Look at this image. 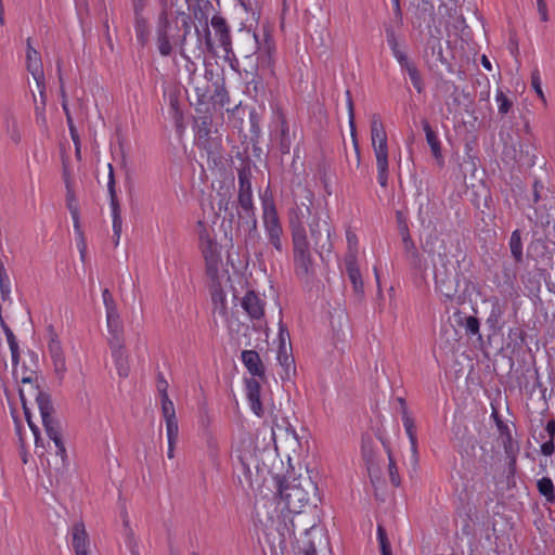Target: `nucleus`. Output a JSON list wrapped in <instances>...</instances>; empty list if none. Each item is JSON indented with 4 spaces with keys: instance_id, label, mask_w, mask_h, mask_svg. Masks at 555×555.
I'll use <instances>...</instances> for the list:
<instances>
[{
    "instance_id": "obj_32",
    "label": "nucleus",
    "mask_w": 555,
    "mask_h": 555,
    "mask_svg": "<svg viewBox=\"0 0 555 555\" xmlns=\"http://www.w3.org/2000/svg\"><path fill=\"white\" fill-rule=\"evenodd\" d=\"M134 31L137 41L144 48L150 41V27L143 14H134Z\"/></svg>"
},
{
    "instance_id": "obj_57",
    "label": "nucleus",
    "mask_w": 555,
    "mask_h": 555,
    "mask_svg": "<svg viewBox=\"0 0 555 555\" xmlns=\"http://www.w3.org/2000/svg\"><path fill=\"white\" fill-rule=\"evenodd\" d=\"M166 431L168 441H178L179 426L177 420H170L166 422Z\"/></svg>"
},
{
    "instance_id": "obj_15",
    "label": "nucleus",
    "mask_w": 555,
    "mask_h": 555,
    "mask_svg": "<svg viewBox=\"0 0 555 555\" xmlns=\"http://www.w3.org/2000/svg\"><path fill=\"white\" fill-rule=\"evenodd\" d=\"M242 308L253 320H260L264 315L266 302L255 291H247L241 301Z\"/></svg>"
},
{
    "instance_id": "obj_3",
    "label": "nucleus",
    "mask_w": 555,
    "mask_h": 555,
    "mask_svg": "<svg viewBox=\"0 0 555 555\" xmlns=\"http://www.w3.org/2000/svg\"><path fill=\"white\" fill-rule=\"evenodd\" d=\"M294 271L298 279L309 283L314 276V264L307 241L306 229L298 219L291 218Z\"/></svg>"
},
{
    "instance_id": "obj_45",
    "label": "nucleus",
    "mask_w": 555,
    "mask_h": 555,
    "mask_svg": "<svg viewBox=\"0 0 555 555\" xmlns=\"http://www.w3.org/2000/svg\"><path fill=\"white\" fill-rule=\"evenodd\" d=\"M10 293H11L10 278H9L3 264L0 263V294H1L2 300L8 299L10 296Z\"/></svg>"
},
{
    "instance_id": "obj_17",
    "label": "nucleus",
    "mask_w": 555,
    "mask_h": 555,
    "mask_svg": "<svg viewBox=\"0 0 555 555\" xmlns=\"http://www.w3.org/2000/svg\"><path fill=\"white\" fill-rule=\"evenodd\" d=\"M211 27L215 30V35L218 38L220 46L223 50L229 53L232 50V40L230 35L229 25L221 15H214L210 21Z\"/></svg>"
},
{
    "instance_id": "obj_21",
    "label": "nucleus",
    "mask_w": 555,
    "mask_h": 555,
    "mask_svg": "<svg viewBox=\"0 0 555 555\" xmlns=\"http://www.w3.org/2000/svg\"><path fill=\"white\" fill-rule=\"evenodd\" d=\"M241 359L247 371L260 379H264V365L260 359V356L255 350L242 351Z\"/></svg>"
},
{
    "instance_id": "obj_61",
    "label": "nucleus",
    "mask_w": 555,
    "mask_h": 555,
    "mask_svg": "<svg viewBox=\"0 0 555 555\" xmlns=\"http://www.w3.org/2000/svg\"><path fill=\"white\" fill-rule=\"evenodd\" d=\"M503 154L505 157H508L518 164L521 159L520 149L517 150L514 145H511V146L505 145L504 150H503Z\"/></svg>"
},
{
    "instance_id": "obj_16",
    "label": "nucleus",
    "mask_w": 555,
    "mask_h": 555,
    "mask_svg": "<svg viewBox=\"0 0 555 555\" xmlns=\"http://www.w3.org/2000/svg\"><path fill=\"white\" fill-rule=\"evenodd\" d=\"M260 49V41L255 33L250 30H243L241 33L237 41V50L242 56L249 59L257 54V51Z\"/></svg>"
},
{
    "instance_id": "obj_5",
    "label": "nucleus",
    "mask_w": 555,
    "mask_h": 555,
    "mask_svg": "<svg viewBox=\"0 0 555 555\" xmlns=\"http://www.w3.org/2000/svg\"><path fill=\"white\" fill-rule=\"evenodd\" d=\"M28 356L30 359L28 364L24 362L21 367H18V363L13 364V376L16 382L31 386V395L39 410L41 399H47L49 405H53L50 395L40 390L38 385V356L34 351H29Z\"/></svg>"
},
{
    "instance_id": "obj_51",
    "label": "nucleus",
    "mask_w": 555,
    "mask_h": 555,
    "mask_svg": "<svg viewBox=\"0 0 555 555\" xmlns=\"http://www.w3.org/2000/svg\"><path fill=\"white\" fill-rule=\"evenodd\" d=\"M162 413L165 421L177 420L173 402L169 397L162 398Z\"/></svg>"
},
{
    "instance_id": "obj_46",
    "label": "nucleus",
    "mask_w": 555,
    "mask_h": 555,
    "mask_svg": "<svg viewBox=\"0 0 555 555\" xmlns=\"http://www.w3.org/2000/svg\"><path fill=\"white\" fill-rule=\"evenodd\" d=\"M63 111H64V114L66 116V122H67V126H68V130H69V133H70L72 140L74 141V143L76 145L77 153H79V147H78V145H79V135H78V131L76 129V126L74 125V120H73V117H72V114H70L68 105L64 104Z\"/></svg>"
},
{
    "instance_id": "obj_59",
    "label": "nucleus",
    "mask_w": 555,
    "mask_h": 555,
    "mask_svg": "<svg viewBox=\"0 0 555 555\" xmlns=\"http://www.w3.org/2000/svg\"><path fill=\"white\" fill-rule=\"evenodd\" d=\"M520 147V156L521 159L519 162L520 165H525L528 167H532L535 165V155L531 153L528 149L524 151V145L519 144Z\"/></svg>"
},
{
    "instance_id": "obj_60",
    "label": "nucleus",
    "mask_w": 555,
    "mask_h": 555,
    "mask_svg": "<svg viewBox=\"0 0 555 555\" xmlns=\"http://www.w3.org/2000/svg\"><path fill=\"white\" fill-rule=\"evenodd\" d=\"M479 320L475 317H468L465 320V330L467 334L476 335L479 333Z\"/></svg>"
},
{
    "instance_id": "obj_2",
    "label": "nucleus",
    "mask_w": 555,
    "mask_h": 555,
    "mask_svg": "<svg viewBox=\"0 0 555 555\" xmlns=\"http://www.w3.org/2000/svg\"><path fill=\"white\" fill-rule=\"evenodd\" d=\"M422 248L431 257L436 289L447 300L457 299V302H461L459 273L448 257L444 242L437 234H429Z\"/></svg>"
},
{
    "instance_id": "obj_58",
    "label": "nucleus",
    "mask_w": 555,
    "mask_h": 555,
    "mask_svg": "<svg viewBox=\"0 0 555 555\" xmlns=\"http://www.w3.org/2000/svg\"><path fill=\"white\" fill-rule=\"evenodd\" d=\"M391 3H392V14L389 16V18L386 22H395L396 24L403 23V15H402V10H401V5H400V0H391Z\"/></svg>"
},
{
    "instance_id": "obj_55",
    "label": "nucleus",
    "mask_w": 555,
    "mask_h": 555,
    "mask_svg": "<svg viewBox=\"0 0 555 555\" xmlns=\"http://www.w3.org/2000/svg\"><path fill=\"white\" fill-rule=\"evenodd\" d=\"M197 137L198 139L207 138L210 133V120L207 116L201 117L197 121Z\"/></svg>"
},
{
    "instance_id": "obj_27",
    "label": "nucleus",
    "mask_w": 555,
    "mask_h": 555,
    "mask_svg": "<svg viewBox=\"0 0 555 555\" xmlns=\"http://www.w3.org/2000/svg\"><path fill=\"white\" fill-rule=\"evenodd\" d=\"M26 66H27V70L31 74L35 81L40 83V81L44 77V72H43L40 53L36 49H27Z\"/></svg>"
},
{
    "instance_id": "obj_9",
    "label": "nucleus",
    "mask_w": 555,
    "mask_h": 555,
    "mask_svg": "<svg viewBox=\"0 0 555 555\" xmlns=\"http://www.w3.org/2000/svg\"><path fill=\"white\" fill-rule=\"evenodd\" d=\"M237 204L238 225L243 227L247 231L246 243L250 241H258L260 238V234L257 229V218L255 214L254 202L249 201V204L237 202Z\"/></svg>"
},
{
    "instance_id": "obj_31",
    "label": "nucleus",
    "mask_w": 555,
    "mask_h": 555,
    "mask_svg": "<svg viewBox=\"0 0 555 555\" xmlns=\"http://www.w3.org/2000/svg\"><path fill=\"white\" fill-rule=\"evenodd\" d=\"M376 157L377 179L382 188H386L388 183V150L383 151L380 147L374 152Z\"/></svg>"
},
{
    "instance_id": "obj_30",
    "label": "nucleus",
    "mask_w": 555,
    "mask_h": 555,
    "mask_svg": "<svg viewBox=\"0 0 555 555\" xmlns=\"http://www.w3.org/2000/svg\"><path fill=\"white\" fill-rule=\"evenodd\" d=\"M346 271L350 282L352 283L353 289L357 294L363 293V281L360 273V269L357 264L356 257L353 255L346 259Z\"/></svg>"
},
{
    "instance_id": "obj_49",
    "label": "nucleus",
    "mask_w": 555,
    "mask_h": 555,
    "mask_svg": "<svg viewBox=\"0 0 555 555\" xmlns=\"http://www.w3.org/2000/svg\"><path fill=\"white\" fill-rule=\"evenodd\" d=\"M388 460H389L388 474H389L390 482L392 486L399 487L401 485V478L399 476L398 467L396 465V462H395L390 451H388Z\"/></svg>"
},
{
    "instance_id": "obj_20",
    "label": "nucleus",
    "mask_w": 555,
    "mask_h": 555,
    "mask_svg": "<svg viewBox=\"0 0 555 555\" xmlns=\"http://www.w3.org/2000/svg\"><path fill=\"white\" fill-rule=\"evenodd\" d=\"M72 546L76 555H88L89 535L82 522L72 527Z\"/></svg>"
},
{
    "instance_id": "obj_1",
    "label": "nucleus",
    "mask_w": 555,
    "mask_h": 555,
    "mask_svg": "<svg viewBox=\"0 0 555 555\" xmlns=\"http://www.w3.org/2000/svg\"><path fill=\"white\" fill-rule=\"evenodd\" d=\"M159 5L155 27L156 46L162 56H170L175 46L183 50L193 21L185 12L188 0H159Z\"/></svg>"
},
{
    "instance_id": "obj_25",
    "label": "nucleus",
    "mask_w": 555,
    "mask_h": 555,
    "mask_svg": "<svg viewBox=\"0 0 555 555\" xmlns=\"http://www.w3.org/2000/svg\"><path fill=\"white\" fill-rule=\"evenodd\" d=\"M491 302V310L490 313L486 320V324L489 326L490 330H492L494 333L501 331L503 324L501 322V319L505 312L506 305L502 304L498 298H492L490 300Z\"/></svg>"
},
{
    "instance_id": "obj_13",
    "label": "nucleus",
    "mask_w": 555,
    "mask_h": 555,
    "mask_svg": "<svg viewBox=\"0 0 555 555\" xmlns=\"http://www.w3.org/2000/svg\"><path fill=\"white\" fill-rule=\"evenodd\" d=\"M403 23L396 24L395 22H384L383 27L386 35V41L392 52L395 59L406 54L403 42H400V33Z\"/></svg>"
},
{
    "instance_id": "obj_4",
    "label": "nucleus",
    "mask_w": 555,
    "mask_h": 555,
    "mask_svg": "<svg viewBox=\"0 0 555 555\" xmlns=\"http://www.w3.org/2000/svg\"><path fill=\"white\" fill-rule=\"evenodd\" d=\"M317 486L310 478H298L292 481L283 480L279 485V494L284 501L288 513H300L307 504L317 505Z\"/></svg>"
},
{
    "instance_id": "obj_43",
    "label": "nucleus",
    "mask_w": 555,
    "mask_h": 555,
    "mask_svg": "<svg viewBox=\"0 0 555 555\" xmlns=\"http://www.w3.org/2000/svg\"><path fill=\"white\" fill-rule=\"evenodd\" d=\"M260 50L257 51L258 53V61L261 62L262 65L271 63V54L274 50L272 40L269 35H264V42L260 43Z\"/></svg>"
},
{
    "instance_id": "obj_64",
    "label": "nucleus",
    "mask_w": 555,
    "mask_h": 555,
    "mask_svg": "<svg viewBox=\"0 0 555 555\" xmlns=\"http://www.w3.org/2000/svg\"><path fill=\"white\" fill-rule=\"evenodd\" d=\"M167 389H168V383L164 378V376L162 374H159L158 375V380H157V390H158V392L160 395V399L169 397L168 392H167Z\"/></svg>"
},
{
    "instance_id": "obj_40",
    "label": "nucleus",
    "mask_w": 555,
    "mask_h": 555,
    "mask_svg": "<svg viewBox=\"0 0 555 555\" xmlns=\"http://www.w3.org/2000/svg\"><path fill=\"white\" fill-rule=\"evenodd\" d=\"M509 249L511 254L516 262L522 261V242H521V233L519 230H515L512 232L509 237Z\"/></svg>"
},
{
    "instance_id": "obj_53",
    "label": "nucleus",
    "mask_w": 555,
    "mask_h": 555,
    "mask_svg": "<svg viewBox=\"0 0 555 555\" xmlns=\"http://www.w3.org/2000/svg\"><path fill=\"white\" fill-rule=\"evenodd\" d=\"M411 5H414L418 10V17L425 18V15H430L434 7L427 0H412Z\"/></svg>"
},
{
    "instance_id": "obj_10",
    "label": "nucleus",
    "mask_w": 555,
    "mask_h": 555,
    "mask_svg": "<svg viewBox=\"0 0 555 555\" xmlns=\"http://www.w3.org/2000/svg\"><path fill=\"white\" fill-rule=\"evenodd\" d=\"M199 242L202 253L206 261L207 274L215 278L218 273L219 263L221 261L220 245L207 234H201Z\"/></svg>"
},
{
    "instance_id": "obj_24",
    "label": "nucleus",
    "mask_w": 555,
    "mask_h": 555,
    "mask_svg": "<svg viewBox=\"0 0 555 555\" xmlns=\"http://www.w3.org/2000/svg\"><path fill=\"white\" fill-rule=\"evenodd\" d=\"M238 461L246 480L251 483L254 472H259V459L251 451L245 450L238 455Z\"/></svg>"
},
{
    "instance_id": "obj_62",
    "label": "nucleus",
    "mask_w": 555,
    "mask_h": 555,
    "mask_svg": "<svg viewBox=\"0 0 555 555\" xmlns=\"http://www.w3.org/2000/svg\"><path fill=\"white\" fill-rule=\"evenodd\" d=\"M409 78H410L413 87L417 91V93H422L424 91L425 85H424V81H423L420 70L413 75H410Z\"/></svg>"
},
{
    "instance_id": "obj_56",
    "label": "nucleus",
    "mask_w": 555,
    "mask_h": 555,
    "mask_svg": "<svg viewBox=\"0 0 555 555\" xmlns=\"http://www.w3.org/2000/svg\"><path fill=\"white\" fill-rule=\"evenodd\" d=\"M56 70H57L59 82H60V95L62 99V108H64V104L68 105V102H67V94H66L65 87H64V79H63V75H62V60L61 59H59L56 61Z\"/></svg>"
},
{
    "instance_id": "obj_26",
    "label": "nucleus",
    "mask_w": 555,
    "mask_h": 555,
    "mask_svg": "<svg viewBox=\"0 0 555 555\" xmlns=\"http://www.w3.org/2000/svg\"><path fill=\"white\" fill-rule=\"evenodd\" d=\"M422 126H423V130L425 131L426 141H427L428 145L430 146L433 156L435 157V159L439 166H443L444 159H443V155H442V151H441L440 141H439L436 132L433 130L431 126L429 125V122L426 119H424L422 121Z\"/></svg>"
},
{
    "instance_id": "obj_48",
    "label": "nucleus",
    "mask_w": 555,
    "mask_h": 555,
    "mask_svg": "<svg viewBox=\"0 0 555 555\" xmlns=\"http://www.w3.org/2000/svg\"><path fill=\"white\" fill-rule=\"evenodd\" d=\"M249 125H250V132L251 137L250 139L258 140L261 134V128H260V117L256 109H251L249 112Z\"/></svg>"
},
{
    "instance_id": "obj_29",
    "label": "nucleus",
    "mask_w": 555,
    "mask_h": 555,
    "mask_svg": "<svg viewBox=\"0 0 555 555\" xmlns=\"http://www.w3.org/2000/svg\"><path fill=\"white\" fill-rule=\"evenodd\" d=\"M107 328L111 334L109 346L119 347L122 340V323L118 314L106 315Z\"/></svg>"
},
{
    "instance_id": "obj_34",
    "label": "nucleus",
    "mask_w": 555,
    "mask_h": 555,
    "mask_svg": "<svg viewBox=\"0 0 555 555\" xmlns=\"http://www.w3.org/2000/svg\"><path fill=\"white\" fill-rule=\"evenodd\" d=\"M295 522L294 517L288 514L283 515L282 519L276 525V531L281 537V542L292 539L295 535Z\"/></svg>"
},
{
    "instance_id": "obj_42",
    "label": "nucleus",
    "mask_w": 555,
    "mask_h": 555,
    "mask_svg": "<svg viewBox=\"0 0 555 555\" xmlns=\"http://www.w3.org/2000/svg\"><path fill=\"white\" fill-rule=\"evenodd\" d=\"M538 490L541 495H543L547 502H555V488L552 479L550 477H542L537 482Z\"/></svg>"
},
{
    "instance_id": "obj_44",
    "label": "nucleus",
    "mask_w": 555,
    "mask_h": 555,
    "mask_svg": "<svg viewBox=\"0 0 555 555\" xmlns=\"http://www.w3.org/2000/svg\"><path fill=\"white\" fill-rule=\"evenodd\" d=\"M495 102L498 103V113L501 116L508 114L513 108V101L501 89L496 90Z\"/></svg>"
},
{
    "instance_id": "obj_33",
    "label": "nucleus",
    "mask_w": 555,
    "mask_h": 555,
    "mask_svg": "<svg viewBox=\"0 0 555 555\" xmlns=\"http://www.w3.org/2000/svg\"><path fill=\"white\" fill-rule=\"evenodd\" d=\"M215 90L214 93L210 96V100L215 106H219L220 108H223L227 106L230 102L229 93L224 87V79H217L212 83Z\"/></svg>"
},
{
    "instance_id": "obj_23",
    "label": "nucleus",
    "mask_w": 555,
    "mask_h": 555,
    "mask_svg": "<svg viewBox=\"0 0 555 555\" xmlns=\"http://www.w3.org/2000/svg\"><path fill=\"white\" fill-rule=\"evenodd\" d=\"M246 384V396L250 404V409L257 416L263 415V409L260 401V383L255 378L245 380Z\"/></svg>"
},
{
    "instance_id": "obj_47",
    "label": "nucleus",
    "mask_w": 555,
    "mask_h": 555,
    "mask_svg": "<svg viewBox=\"0 0 555 555\" xmlns=\"http://www.w3.org/2000/svg\"><path fill=\"white\" fill-rule=\"evenodd\" d=\"M103 302L105 306L106 315L118 314L116 301L108 288H104L102 292Z\"/></svg>"
},
{
    "instance_id": "obj_18",
    "label": "nucleus",
    "mask_w": 555,
    "mask_h": 555,
    "mask_svg": "<svg viewBox=\"0 0 555 555\" xmlns=\"http://www.w3.org/2000/svg\"><path fill=\"white\" fill-rule=\"evenodd\" d=\"M50 340L48 344V350L53 361L54 369L57 373H64L66 371L65 357L60 340L56 338V334L53 332L52 326L49 327Z\"/></svg>"
},
{
    "instance_id": "obj_37",
    "label": "nucleus",
    "mask_w": 555,
    "mask_h": 555,
    "mask_svg": "<svg viewBox=\"0 0 555 555\" xmlns=\"http://www.w3.org/2000/svg\"><path fill=\"white\" fill-rule=\"evenodd\" d=\"M212 77H214V72L206 70L205 72L206 81H204L202 85H196L194 87L197 104H205L210 100L211 93L209 90L208 80L211 79Z\"/></svg>"
},
{
    "instance_id": "obj_52",
    "label": "nucleus",
    "mask_w": 555,
    "mask_h": 555,
    "mask_svg": "<svg viewBox=\"0 0 555 555\" xmlns=\"http://www.w3.org/2000/svg\"><path fill=\"white\" fill-rule=\"evenodd\" d=\"M70 215H72V218H73V221H74V229H75V232L77 233V235L79 236L80 241H81V244H82V248L80 249V253H81V257H83V250H85V237H83V232L80 228V222H79V211H78V208H72L70 207Z\"/></svg>"
},
{
    "instance_id": "obj_41",
    "label": "nucleus",
    "mask_w": 555,
    "mask_h": 555,
    "mask_svg": "<svg viewBox=\"0 0 555 555\" xmlns=\"http://www.w3.org/2000/svg\"><path fill=\"white\" fill-rule=\"evenodd\" d=\"M4 127L10 139L16 144L20 143L21 131L16 118L11 113H8L4 116Z\"/></svg>"
},
{
    "instance_id": "obj_14",
    "label": "nucleus",
    "mask_w": 555,
    "mask_h": 555,
    "mask_svg": "<svg viewBox=\"0 0 555 555\" xmlns=\"http://www.w3.org/2000/svg\"><path fill=\"white\" fill-rule=\"evenodd\" d=\"M398 402L402 403V423L411 443L412 461L416 465L418 463V450L415 422L408 411L405 400L398 398Z\"/></svg>"
},
{
    "instance_id": "obj_35",
    "label": "nucleus",
    "mask_w": 555,
    "mask_h": 555,
    "mask_svg": "<svg viewBox=\"0 0 555 555\" xmlns=\"http://www.w3.org/2000/svg\"><path fill=\"white\" fill-rule=\"evenodd\" d=\"M111 349L119 376H128L129 366L127 363V356L124 349V344H120L119 347L111 346Z\"/></svg>"
},
{
    "instance_id": "obj_63",
    "label": "nucleus",
    "mask_w": 555,
    "mask_h": 555,
    "mask_svg": "<svg viewBox=\"0 0 555 555\" xmlns=\"http://www.w3.org/2000/svg\"><path fill=\"white\" fill-rule=\"evenodd\" d=\"M289 343L291 341V337H289V333L286 328V326L282 323H280V328H279V347H283V346H286V343Z\"/></svg>"
},
{
    "instance_id": "obj_6",
    "label": "nucleus",
    "mask_w": 555,
    "mask_h": 555,
    "mask_svg": "<svg viewBox=\"0 0 555 555\" xmlns=\"http://www.w3.org/2000/svg\"><path fill=\"white\" fill-rule=\"evenodd\" d=\"M262 220L268 243L279 253L283 254L286 246L283 242V228L280 222L275 205L270 199L262 201Z\"/></svg>"
},
{
    "instance_id": "obj_28",
    "label": "nucleus",
    "mask_w": 555,
    "mask_h": 555,
    "mask_svg": "<svg viewBox=\"0 0 555 555\" xmlns=\"http://www.w3.org/2000/svg\"><path fill=\"white\" fill-rule=\"evenodd\" d=\"M288 350L289 351L292 350L291 345L288 346V348H287V346L279 347L278 357H276L280 365L284 370V376H282V378H287V379H289L296 373L295 359L288 352Z\"/></svg>"
},
{
    "instance_id": "obj_12",
    "label": "nucleus",
    "mask_w": 555,
    "mask_h": 555,
    "mask_svg": "<svg viewBox=\"0 0 555 555\" xmlns=\"http://www.w3.org/2000/svg\"><path fill=\"white\" fill-rule=\"evenodd\" d=\"M310 236L313 241L314 250L318 254H322L323 251H330L332 248L331 243V230L326 222L322 225L320 224L319 219H314L310 225Z\"/></svg>"
},
{
    "instance_id": "obj_39",
    "label": "nucleus",
    "mask_w": 555,
    "mask_h": 555,
    "mask_svg": "<svg viewBox=\"0 0 555 555\" xmlns=\"http://www.w3.org/2000/svg\"><path fill=\"white\" fill-rule=\"evenodd\" d=\"M403 244L404 257L413 268L421 267V255L415 246L413 240H406Z\"/></svg>"
},
{
    "instance_id": "obj_36",
    "label": "nucleus",
    "mask_w": 555,
    "mask_h": 555,
    "mask_svg": "<svg viewBox=\"0 0 555 555\" xmlns=\"http://www.w3.org/2000/svg\"><path fill=\"white\" fill-rule=\"evenodd\" d=\"M346 94H347V106H348V114H349V124H350V128H351V135H352V141H353V146H354L356 166H357V168H359L360 164H361V156H360V149H359V145H358V141H357L356 135H354L353 102H352V99H351L350 91H347Z\"/></svg>"
},
{
    "instance_id": "obj_54",
    "label": "nucleus",
    "mask_w": 555,
    "mask_h": 555,
    "mask_svg": "<svg viewBox=\"0 0 555 555\" xmlns=\"http://www.w3.org/2000/svg\"><path fill=\"white\" fill-rule=\"evenodd\" d=\"M531 86H532L533 90L535 91V93L538 94V96L543 101V103H545L546 99H545V95L542 90L541 77H540L539 69H534L531 74Z\"/></svg>"
},
{
    "instance_id": "obj_8",
    "label": "nucleus",
    "mask_w": 555,
    "mask_h": 555,
    "mask_svg": "<svg viewBox=\"0 0 555 555\" xmlns=\"http://www.w3.org/2000/svg\"><path fill=\"white\" fill-rule=\"evenodd\" d=\"M271 138L278 150L283 154H289L294 142L297 139L296 131H291V127L283 114L279 115L275 128Z\"/></svg>"
},
{
    "instance_id": "obj_22",
    "label": "nucleus",
    "mask_w": 555,
    "mask_h": 555,
    "mask_svg": "<svg viewBox=\"0 0 555 555\" xmlns=\"http://www.w3.org/2000/svg\"><path fill=\"white\" fill-rule=\"evenodd\" d=\"M237 181H238L237 202H243L245 204H247V203L249 204V201H253L250 169L246 168V167L238 169Z\"/></svg>"
},
{
    "instance_id": "obj_50",
    "label": "nucleus",
    "mask_w": 555,
    "mask_h": 555,
    "mask_svg": "<svg viewBox=\"0 0 555 555\" xmlns=\"http://www.w3.org/2000/svg\"><path fill=\"white\" fill-rule=\"evenodd\" d=\"M400 65L402 72H405L409 76L418 72L416 64L408 56V53L396 59Z\"/></svg>"
},
{
    "instance_id": "obj_19",
    "label": "nucleus",
    "mask_w": 555,
    "mask_h": 555,
    "mask_svg": "<svg viewBox=\"0 0 555 555\" xmlns=\"http://www.w3.org/2000/svg\"><path fill=\"white\" fill-rule=\"evenodd\" d=\"M371 140L374 152L380 147L387 151V134L379 115L374 114L371 118Z\"/></svg>"
},
{
    "instance_id": "obj_7",
    "label": "nucleus",
    "mask_w": 555,
    "mask_h": 555,
    "mask_svg": "<svg viewBox=\"0 0 555 555\" xmlns=\"http://www.w3.org/2000/svg\"><path fill=\"white\" fill-rule=\"evenodd\" d=\"M53 413L54 406L49 405L47 399H41L40 415L42 420V425L46 429L48 437L51 440H53L56 447V455H59L62 459V462L65 463L67 459V453L62 440L61 424L56 418L53 417Z\"/></svg>"
},
{
    "instance_id": "obj_38",
    "label": "nucleus",
    "mask_w": 555,
    "mask_h": 555,
    "mask_svg": "<svg viewBox=\"0 0 555 555\" xmlns=\"http://www.w3.org/2000/svg\"><path fill=\"white\" fill-rule=\"evenodd\" d=\"M279 413L272 415V430L275 434V430L285 431L287 435H292L295 439H297V433L294 426L291 424L289 420L286 416L279 417Z\"/></svg>"
},
{
    "instance_id": "obj_11",
    "label": "nucleus",
    "mask_w": 555,
    "mask_h": 555,
    "mask_svg": "<svg viewBox=\"0 0 555 555\" xmlns=\"http://www.w3.org/2000/svg\"><path fill=\"white\" fill-rule=\"evenodd\" d=\"M108 181H107V191L109 194V204L112 209L113 217V233L114 236H117V241L120 238L121 229H122V219L120 215V205L116 193V181L114 176V168L112 164H108Z\"/></svg>"
}]
</instances>
